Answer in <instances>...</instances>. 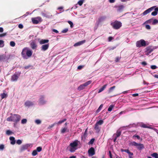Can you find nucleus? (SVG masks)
Wrapping results in <instances>:
<instances>
[{
  "label": "nucleus",
  "mask_w": 158,
  "mask_h": 158,
  "mask_svg": "<svg viewBox=\"0 0 158 158\" xmlns=\"http://www.w3.org/2000/svg\"><path fill=\"white\" fill-rule=\"evenodd\" d=\"M21 118L20 116L18 114H14L7 118L8 121H13L17 122L19 121Z\"/></svg>",
  "instance_id": "7ed1b4c3"
},
{
  "label": "nucleus",
  "mask_w": 158,
  "mask_h": 158,
  "mask_svg": "<svg viewBox=\"0 0 158 158\" xmlns=\"http://www.w3.org/2000/svg\"><path fill=\"white\" fill-rule=\"evenodd\" d=\"M52 31L54 32H55V33H58V31L56 30V29H53L52 30Z\"/></svg>",
  "instance_id": "338daca9"
},
{
  "label": "nucleus",
  "mask_w": 158,
  "mask_h": 158,
  "mask_svg": "<svg viewBox=\"0 0 158 158\" xmlns=\"http://www.w3.org/2000/svg\"><path fill=\"white\" fill-rule=\"evenodd\" d=\"M113 27L115 29H118L120 28L122 26V23L118 21H116L111 23Z\"/></svg>",
  "instance_id": "39448f33"
},
{
  "label": "nucleus",
  "mask_w": 158,
  "mask_h": 158,
  "mask_svg": "<svg viewBox=\"0 0 158 158\" xmlns=\"http://www.w3.org/2000/svg\"><path fill=\"white\" fill-rule=\"evenodd\" d=\"M115 88V86H112L111 87H110L108 91L109 93H110Z\"/></svg>",
  "instance_id": "ea45409f"
},
{
  "label": "nucleus",
  "mask_w": 158,
  "mask_h": 158,
  "mask_svg": "<svg viewBox=\"0 0 158 158\" xmlns=\"http://www.w3.org/2000/svg\"><path fill=\"white\" fill-rule=\"evenodd\" d=\"M49 47V44L43 45L41 47V50L43 51H45L48 49Z\"/></svg>",
  "instance_id": "dca6fc26"
},
{
  "label": "nucleus",
  "mask_w": 158,
  "mask_h": 158,
  "mask_svg": "<svg viewBox=\"0 0 158 158\" xmlns=\"http://www.w3.org/2000/svg\"><path fill=\"white\" fill-rule=\"evenodd\" d=\"M141 127L145 128H149V127L147 125L144 124V123H142L141 125Z\"/></svg>",
  "instance_id": "c9c22d12"
},
{
  "label": "nucleus",
  "mask_w": 158,
  "mask_h": 158,
  "mask_svg": "<svg viewBox=\"0 0 158 158\" xmlns=\"http://www.w3.org/2000/svg\"><path fill=\"white\" fill-rule=\"evenodd\" d=\"M151 68L152 69H154L157 68V67L155 65H152L151 66Z\"/></svg>",
  "instance_id": "5fc2aeb1"
},
{
  "label": "nucleus",
  "mask_w": 158,
  "mask_h": 158,
  "mask_svg": "<svg viewBox=\"0 0 158 158\" xmlns=\"http://www.w3.org/2000/svg\"><path fill=\"white\" fill-rule=\"evenodd\" d=\"M131 144L132 146H135L139 150H141L144 148V146L143 144L137 143L135 141L132 142L131 143Z\"/></svg>",
  "instance_id": "423d86ee"
},
{
  "label": "nucleus",
  "mask_w": 158,
  "mask_h": 158,
  "mask_svg": "<svg viewBox=\"0 0 158 158\" xmlns=\"http://www.w3.org/2000/svg\"><path fill=\"white\" fill-rule=\"evenodd\" d=\"M49 42L48 40L42 39L40 40L39 43L40 44H44L48 43Z\"/></svg>",
  "instance_id": "6ab92c4d"
},
{
  "label": "nucleus",
  "mask_w": 158,
  "mask_h": 158,
  "mask_svg": "<svg viewBox=\"0 0 158 158\" xmlns=\"http://www.w3.org/2000/svg\"><path fill=\"white\" fill-rule=\"evenodd\" d=\"M18 27L19 28L22 29L23 28V25L22 24H19L18 26Z\"/></svg>",
  "instance_id": "e2e57ef3"
},
{
  "label": "nucleus",
  "mask_w": 158,
  "mask_h": 158,
  "mask_svg": "<svg viewBox=\"0 0 158 158\" xmlns=\"http://www.w3.org/2000/svg\"><path fill=\"white\" fill-rule=\"evenodd\" d=\"M63 8V7L62 6L59 7L58 8V9L60 10V11L62 10Z\"/></svg>",
  "instance_id": "69168bd1"
},
{
  "label": "nucleus",
  "mask_w": 158,
  "mask_h": 158,
  "mask_svg": "<svg viewBox=\"0 0 158 158\" xmlns=\"http://www.w3.org/2000/svg\"><path fill=\"white\" fill-rule=\"evenodd\" d=\"M120 58L119 57H116V60H115V61L118 62L119 61V60H120Z\"/></svg>",
  "instance_id": "774afa93"
},
{
  "label": "nucleus",
  "mask_w": 158,
  "mask_h": 158,
  "mask_svg": "<svg viewBox=\"0 0 158 158\" xmlns=\"http://www.w3.org/2000/svg\"><path fill=\"white\" fill-rule=\"evenodd\" d=\"M5 146L3 144L0 145V150L2 151L4 149Z\"/></svg>",
  "instance_id": "a18cd8bd"
},
{
  "label": "nucleus",
  "mask_w": 158,
  "mask_h": 158,
  "mask_svg": "<svg viewBox=\"0 0 158 158\" xmlns=\"http://www.w3.org/2000/svg\"><path fill=\"white\" fill-rule=\"evenodd\" d=\"M103 121L102 120H99V121L97 122L96 124L97 125H101L103 124Z\"/></svg>",
  "instance_id": "c756f323"
},
{
  "label": "nucleus",
  "mask_w": 158,
  "mask_h": 158,
  "mask_svg": "<svg viewBox=\"0 0 158 158\" xmlns=\"http://www.w3.org/2000/svg\"><path fill=\"white\" fill-rule=\"evenodd\" d=\"M6 35V33H3L0 34V37H3L5 36Z\"/></svg>",
  "instance_id": "bf43d9fd"
},
{
  "label": "nucleus",
  "mask_w": 158,
  "mask_h": 158,
  "mask_svg": "<svg viewBox=\"0 0 158 158\" xmlns=\"http://www.w3.org/2000/svg\"><path fill=\"white\" fill-rule=\"evenodd\" d=\"M103 106V105L102 104H101L100 105L98 109L97 110H96V112L97 113H98L102 109V108Z\"/></svg>",
  "instance_id": "473e14b6"
},
{
  "label": "nucleus",
  "mask_w": 158,
  "mask_h": 158,
  "mask_svg": "<svg viewBox=\"0 0 158 158\" xmlns=\"http://www.w3.org/2000/svg\"><path fill=\"white\" fill-rule=\"evenodd\" d=\"M148 44H147L146 42L143 39L137 41L136 43V46L137 48L145 47Z\"/></svg>",
  "instance_id": "20e7f679"
},
{
  "label": "nucleus",
  "mask_w": 158,
  "mask_h": 158,
  "mask_svg": "<svg viewBox=\"0 0 158 158\" xmlns=\"http://www.w3.org/2000/svg\"><path fill=\"white\" fill-rule=\"evenodd\" d=\"M94 139H92L89 142V143L91 144H92L94 141Z\"/></svg>",
  "instance_id": "052dcab7"
},
{
  "label": "nucleus",
  "mask_w": 158,
  "mask_h": 158,
  "mask_svg": "<svg viewBox=\"0 0 158 158\" xmlns=\"http://www.w3.org/2000/svg\"><path fill=\"white\" fill-rule=\"evenodd\" d=\"M10 44L11 46L14 47L15 46V43L14 41H11L10 42Z\"/></svg>",
  "instance_id": "e433bc0d"
},
{
  "label": "nucleus",
  "mask_w": 158,
  "mask_h": 158,
  "mask_svg": "<svg viewBox=\"0 0 158 158\" xmlns=\"http://www.w3.org/2000/svg\"><path fill=\"white\" fill-rule=\"evenodd\" d=\"M37 154V151L36 150H34L32 153V155L33 156L36 155Z\"/></svg>",
  "instance_id": "09e8293b"
},
{
  "label": "nucleus",
  "mask_w": 158,
  "mask_h": 158,
  "mask_svg": "<svg viewBox=\"0 0 158 158\" xmlns=\"http://www.w3.org/2000/svg\"><path fill=\"white\" fill-rule=\"evenodd\" d=\"M21 54L22 57L24 59H27L31 56L32 52L28 48L25 47L23 49Z\"/></svg>",
  "instance_id": "f257e3e1"
},
{
  "label": "nucleus",
  "mask_w": 158,
  "mask_h": 158,
  "mask_svg": "<svg viewBox=\"0 0 158 158\" xmlns=\"http://www.w3.org/2000/svg\"><path fill=\"white\" fill-rule=\"evenodd\" d=\"M114 105H110L109 107L108 108V110L109 111H111L112 109H113V108H114Z\"/></svg>",
  "instance_id": "2f4dec72"
},
{
  "label": "nucleus",
  "mask_w": 158,
  "mask_h": 158,
  "mask_svg": "<svg viewBox=\"0 0 158 158\" xmlns=\"http://www.w3.org/2000/svg\"><path fill=\"white\" fill-rule=\"evenodd\" d=\"M19 74L17 73H15L11 77V80L12 81H16L18 79Z\"/></svg>",
  "instance_id": "9d476101"
},
{
  "label": "nucleus",
  "mask_w": 158,
  "mask_h": 158,
  "mask_svg": "<svg viewBox=\"0 0 158 158\" xmlns=\"http://www.w3.org/2000/svg\"><path fill=\"white\" fill-rule=\"evenodd\" d=\"M4 42L2 40H0V47L2 48L4 46Z\"/></svg>",
  "instance_id": "f704fd0d"
},
{
  "label": "nucleus",
  "mask_w": 158,
  "mask_h": 158,
  "mask_svg": "<svg viewBox=\"0 0 158 158\" xmlns=\"http://www.w3.org/2000/svg\"><path fill=\"white\" fill-rule=\"evenodd\" d=\"M94 129L98 132L100 131L99 127L98 125H97V124H95Z\"/></svg>",
  "instance_id": "7c9ffc66"
},
{
  "label": "nucleus",
  "mask_w": 158,
  "mask_h": 158,
  "mask_svg": "<svg viewBox=\"0 0 158 158\" xmlns=\"http://www.w3.org/2000/svg\"><path fill=\"white\" fill-rule=\"evenodd\" d=\"M30 46L33 49H36L37 47V45L35 42L34 41H32L30 43Z\"/></svg>",
  "instance_id": "2eb2a0df"
},
{
  "label": "nucleus",
  "mask_w": 158,
  "mask_h": 158,
  "mask_svg": "<svg viewBox=\"0 0 158 158\" xmlns=\"http://www.w3.org/2000/svg\"><path fill=\"white\" fill-rule=\"evenodd\" d=\"M91 82L92 81H89L85 83L80 85L78 88V90L80 91L83 90L86 87L90 84Z\"/></svg>",
  "instance_id": "0eeeda50"
},
{
  "label": "nucleus",
  "mask_w": 158,
  "mask_h": 158,
  "mask_svg": "<svg viewBox=\"0 0 158 158\" xmlns=\"http://www.w3.org/2000/svg\"><path fill=\"white\" fill-rule=\"evenodd\" d=\"M35 123L37 124H39L41 123V121L39 119H36L35 121Z\"/></svg>",
  "instance_id": "c03bdc74"
},
{
  "label": "nucleus",
  "mask_w": 158,
  "mask_h": 158,
  "mask_svg": "<svg viewBox=\"0 0 158 158\" xmlns=\"http://www.w3.org/2000/svg\"><path fill=\"white\" fill-rule=\"evenodd\" d=\"M44 97L43 95L40 96L39 103L40 105H43L45 104L46 102V101L44 99Z\"/></svg>",
  "instance_id": "1a4fd4ad"
},
{
  "label": "nucleus",
  "mask_w": 158,
  "mask_h": 158,
  "mask_svg": "<svg viewBox=\"0 0 158 158\" xmlns=\"http://www.w3.org/2000/svg\"><path fill=\"white\" fill-rule=\"evenodd\" d=\"M143 16V15L142 13H141V14L138 13L136 17L139 18H141Z\"/></svg>",
  "instance_id": "6e6d98bb"
},
{
  "label": "nucleus",
  "mask_w": 158,
  "mask_h": 158,
  "mask_svg": "<svg viewBox=\"0 0 158 158\" xmlns=\"http://www.w3.org/2000/svg\"><path fill=\"white\" fill-rule=\"evenodd\" d=\"M79 141L77 140H75L73 142L70 143L67 147L68 150L71 152H74L77 148V146Z\"/></svg>",
  "instance_id": "f03ea898"
},
{
  "label": "nucleus",
  "mask_w": 158,
  "mask_h": 158,
  "mask_svg": "<svg viewBox=\"0 0 158 158\" xmlns=\"http://www.w3.org/2000/svg\"><path fill=\"white\" fill-rule=\"evenodd\" d=\"M158 23V20L155 19H152V25H154Z\"/></svg>",
  "instance_id": "cd10ccee"
},
{
  "label": "nucleus",
  "mask_w": 158,
  "mask_h": 158,
  "mask_svg": "<svg viewBox=\"0 0 158 158\" xmlns=\"http://www.w3.org/2000/svg\"><path fill=\"white\" fill-rule=\"evenodd\" d=\"M114 7L116 8V10L118 12H121L124 8V6L123 5H119L118 6H115Z\"/></svg>",
  "instance_id": "4468645a"
},
{
  "label": "nucleus",
  "mask_w": 158,
  "mask_h": 158,
  "mask_svg": "<svg viewBox=\"0 0 158 158\" xmlns=\"http://www.w3.org/2000/svg\"><path fill=\"white\" fill-rule=\"evenodd\" d=\"M22 143V141L20 139H18L16 141V143L19 145L20 144Z\"/></svg>",
  "instance_id": "603ef678"
},
{
  "label": "nucleus",
  "mask_w": 158,
  "mask_h": 158,
  "mask_svg": "<svg viewBox=\"0 0 158 158\" xmlns=\"http://www.w3.org/2000/svg\"><path fill=\"white\" fill-rule=\"evenodd\" d=\"M141 64L143 65H146L147 64V63L145 61L142 62Z\"/></svg>",
  "instance_id": "0e129e2a"
},
{
  "label": "nucleus",
  "mask_w": 158,
  "mask_h": 158,
  "mask_svg": "<svg viewBox=\"0 0 158 158\" xmlns=\"http://www.w3.org/2000/svg\"><path fill=\"white\" fill-rule=\"evenodd\" d=\"M85 42V40H84L81 41H80L78 42L75 43L74 45V46L75 47L77 46H78L81 45L83 44H84Z\"/></svg>",
  "instance_id": "a211bd4d"
},
{
  "label": "nucleus",
  "mask_w": 158,
  "mask_h": 158,
  "mask_svg": "<svg viewBox=\"0 0 158 158\" xmlns=\"http://www.w3.org/2000/svg\"><path fill=\"white\" fill-rule=\"evenodd\" d=\"M84 0H80L78 2V4L80 6H81L84 2Z\"/></svg>",
  "instance_id": "58836bf2"
},
{
  "label": "nucleus",
  "mask_w": 158,
  "mask_h": 158,
  "mask_svg": "<svg viewBox=\"0 0 158 158\" xmlns=\"http://www.w3.org/2000/svg\"><path fill=\"white\" fill-rule=\"evenodd\" d=\"M156 6H152L145 10L143 13H142L143 16L147 15L149 13L152 11L153 10Z\"/></svg>",
  "instance_id": "f8f14e48"
},
{
  "label": "nucleus",
  "mask_w": 158,
  "mask_h": 158,
  "mask_svg": "<svg viewBox=\"0 0 158 158\" xmlns=\"http://www.w3.org/2000/svg\"><path fill=\"white\" fill-rule=\"evenodd\" d=\"M1 96L2 99L6 98L7 96V94H6L5 93H3L1 94Z\"/></svg>",
  "instance_id": "bb28decb"
},
{
  "label": "nucleus",
  "mask_w": 158,
  "mask_h": 158,
  "mask_svg": "<svg viewBox=\"0 0 158 158\" xmlns=\"http://www.w3.org/2000/svg\"><path fill=\"white\" fill-rule=\"evenodd\" d=\"M121 131L119 130H118L117 131L116 133L115 134V135H116V137H119L120 135H121Z\"/></svg>",
  "instance_id": "c85d7f7f"
},
{
  "label": "nucleus",
  "mask_w": 158,
  "mask_h": 158,
  "mask_svg": "<svg viewBox=\"0 0 158 158\" xmlns=\"http://www.w3.org/2000/svg\"><path fill=\"white\" fill-rule=\"evenodd\" d=\"M68 29L66 28L63 30L62 31V32L63 33H65L68 31Z\"/></svg>",
  "instance_id": "13d9d810"
},
{
  "label": "nucleus",
  "mask_w": 158,
  "mask_h": 158,
  "mask_svg": "<svg viewBox=\"0 0 158 158\" xmlns=\"http://www.w3.org/2000/svg\"><path fill=\"white\" fill-rule=\"evenodd\" d=\"M37 152H40L42 150V148L41 147H38L36 148V150Z\"/></svg>",
  "instance_id": "3c124183"
},
{
  "label": "nucleus",
  "mask_w": 158,
  "mask_h": 158,
  "mask_svg": "<svg viewBox=\"0 0 158 158\" xmlns=\"http://www.w3.org/2000/svg\"><path fill=\"white\" fill-rule=\"evenodd\" d=\"M27 119L26 118L23 119L21 120V123L22 124H24L27 123Z\"/></svg>",
  "instance_id": "79ce46f5"
},
{
  "label": "nucleus",
  "mask_w": 158,
  "mask_h": 158,
  "mask_svg": "<svg viewBox=\"0 0 158 158\" xmlns=\"http://www.w3.org/2000/svg\"><path fill=\"white\" fill-rule=\"evenodd\" d=\"M107 85V84H106L103 85L102 88H100L98 91V93H100L101 92H102V91H103L106 87V86Z\"/></svg>",
  "instance_id": "a878e982"
},
{
  "label": "nucleus",
  "mask_w": 158,
  "mask_h": 158,
  "mask_svg": "<svg viewBox=\"0 0 158 158\" xmlns=\"http://www.w3.org/2000/svg\"><path fill=\"white\" fill-rule=\"evenodd\" d=\"M152 156L155 158H158V155L156 153H154L152 155Z\"/></svg>",
  "instance_id": "4c0bfd02"
},
{
  "label": "nucleus",
  "mask_w": 158,
  "mask_h": 158,
  "mask_svg": "<svg viewBox=\"0 0 158 158\" xmlns=\"http://www.w3.org/2000/svg\"><path fill=\"white\" fill-rule=\"evenodd\" d=\"M145 25V28L147 30H150L151 28V27L147 24L144 25Z\"/></svg>",
  "instance_id": "de8ad7c7"
},
{
  "label": "nucleus",
  "mask_w": 158,
  "mask_h": 158,
  "mask_svg": "<svg viewBox=\"0 0 158 158\" xmlns=\"http://www.w3.org/2000/svg\"><path fill=\"white\" fill-rule=\"evenodd\" d=\"M6 134L8 135H9L12 134L13 133V132L9 130H8L6 131Z\"/></svg>",
  "instance_id": "37998d69"
},
{
  "label": "nucleus",
  "mask_w": 158,
  "mask_h": 158,
  "mask_svg": "<svg viewBox=\"0 0 158 158\" xmlns=\"http://www.w3.org/2000/svg\"><path fill=\"white\" fill-rule=\"evenodd\" d=\"M33 104V102L29 101H27L25 103V106L28 107L32 106Z\"/></svg>",
  "instance_id": "aec40b11"
},
{
  "label": "nucleus",
  "mask_w": 158,
  "mask_h": 158,
  "mask_svg": "<svg viewBox=\"0 0 158 158\" xmlns=\"http://www.w3.org/2000/svg\"><path fill=\"white\" fill-rule=\"evenodd\" d=\"M155 11L152 12L151 15L152 16H155L157 15L158 12V7L155 8Z\"/></svg>",
  "instance_id": "4be33fe9"
},
{
  "label": "nucleus",
  "mask_w": 158,
  "mask_h": 158,
  "mask_svg": "<svg viewBox=\"0 0 158 158\" xmlns=\"http://www.w3.org/2000/svg\"><path fill=\"white\" fill-rule=\"evenodd\" d=\"M152 19H149L146 21L145 22L143 23V25H144L145 24H147L152 23Z\"/></svg>",
  "instance_id": "393cba45"
},
{
  "label": "nucleus",
  "mask_w": 158,
  "mask_h": 158,
  "mask_svg": "<svg viewBox=\"0 0 158 158\" xmlns=\"http://www.w3.org/2000/svg\"><path fill=\"white\" fill-rule=\"evenodd\" d=\"M124 152H125L127 153L128 154H129V155L131 154L132 152H130L129 150L128 149H125L124 150Z\"/></svg>",
  "instance_id": "864d4df0"
},
{
  "label": "nucleus",
  "mask_w": 158,
  "mask_h": 158,
  "mask_svg": "<svg viewBox=\"0 0 158 158\" xmlns=\"http://www.w3.org/2000/svg\"><path fill=\"white\" fill-rule=\"evenodd\" d=\"M133 153H131V154L129 155V158H133Z\"/></svg>",
  "instance_id": "680f3d73"
},
{
  "label": "nucleus",
  "mask_w": 158,
  "mask_h": 158,
  "mask_svg": "<svg viewBox=\"0 0 158 158\" xmlns=\"http://www.w3.org/2000/svg\"><path fill=\"white\" fill-rule=\"evenodd\" d=\"M29 145L28 144H26L22 146L21 148H20V151L22 152L24 150L27 149L29 147Z\"/></svg>",
  "instance_id": "f3484780"
},
{
  "label": "nucleus",
  "mask_w": 158,
  "mask_h": 158,
  "mask_svg": "<svg viewBox=\"0 0 158 158\" xmlns=\"http://www.w3.org/2000/svg\"><path fill=\"white\" fill-rule=\"evenodd\" d=\"M10 143L11 144L14 145L15 143V139L14 137H10Z\"/></svg>",
  "instance_id": "5701e85b"
},
{
  "label": "nucleus",
  "mask_w": 158,
  "mask_h": 158,
  "mask_svg": "<svg viewBox=\"0 0 158 158\" xmlns=\"http://www.w3.org/2000/svg\"><path fill=\"white\" fill-rule=\"evenodd\" d=\"M114 38L111 36H110L108 38V41L109 42L111 41L112 40L114 39Z\"/></svg>",
  "instance_id": "4d7b16f0"
},
{
  "label": "nucleus",
  "mask_w": 158,
  "mask_h": 158,
  "mask_svg": "<svg viewBox=\"0 0 158 158\" xmlns=\"http://www.w3.org/2000/svg\"><path fill=\"white\" fill-rule=\"evenodd\" d=\"M69 130L67 127L62 128L61 130V132L62 134L64 133L65 132H69Z\"/></svg>",
  "instance_id": "412c9836"
},
{
  "label": "nucleus",
  "mask_w": 158,
  "mask_h": 158,
  "mask_svg": "<svg viewBox=\"0 0 158 158\" xmlns=\"http://www.w3.org/2000/svg\"><path fill=\"white\" fill-rule=\"evenodd\" d=\"M153 51V50L152 49H149V48L148 47L147 48V52H148L147 54H146L147 55H148V53H150L151 52Z\"/></svg>",
  "instance_id": "a19ab883"
},
{
  "label": "nucleus",
  "mask_w": 158,
  "mask_h": 158,
  "mask_svg": "<svg viewBox=\"0 0 158 158\" xmlns=\"http://www.w3.org/2000/svg\"><path fill=\"white\" fill-rule=\"evenodd\" d=\"M66 120V119L65 118L62 120H60L57 123H56V124H61L62 123H64V122Z\"/></svg>",
  "instance_id": "72a5a7b5"
},
{
  "label": "nucleus",
  "mask_w": 158,
  "mask_h": 158,
  "mask_svg": "<svg viewBox=\"0 0 158 158\" xmlns=\"http://www.w3.org/2000/svg\"><path fill=\"white\" fill-rule=\"evenodd\" d=\"M41 14L43 16L48 18H50L52 16V15L50 12H46L45 11L42 12Z\"/></svg>",
  "instance_id": "9b49d317"
},
{
  "label": "nucleus",
  "mask_w": 158,
  "mask_h": 158,
  "mask_svg": "<svg viewBox=\"0 0 158 158\" xmlns=\"http://www.w3.org/2000/svg\"><path fill=\"white\" fill-rule=\"evenodd\" d=\"M68 23L70 25L71 27L72 28L73 26V23L70 21H68Z\"/></svg>",
  "instance_id": "8fccbe9b"
},
{
  "label": "nucleus",
  "mask_w": 158,
  "mask_h": 158,
  "mask_svg": "<svg viewBox=\"0 0 158 158\" xmlns=\"http://www.w3.org/2000/svg\"><path fill=\"white\" fill-rule=\"evenodd\" d=\"M6 58V56L5 54L0 55V61H4Z\"/></svg>",
  "instance_id": "b1692460"
},
{
  "label": "nucleus",
  "mask_w": 158,
  "mask_h": 158,
  "mask_svg": "<svg viewBox=\"0 0 158 158\" xmlns=\"http://www.w3.org/2000/svg\"><path fill=\"white\" fill-rule=\"evenodd\" d=\"M135 138H136L138 139H140V137L138 135H134L132 136V138L134 139H135Z\"/></svg>",
  "instance_id": "49530a36"
},
{
  "label": "nucleus",
  "mask_w": 158,
  "mask_h": 158,
  "mask_svg": "<svg viewBox=\"0 0 158 158\" xmlns=\"http://www.w3.org/2000/svg\"><path fill=\"white\" fill-rule=\"evenodd\" d=\"M31 19L32 23L34 24H37L39 22L42 21V18L40 17L32 18Z\"/></svg>",
  "instance_id": "6e6552de"
},
{
  "label": "nucleus",
  "mask_w": 158,
  "mask_h": 158,
  "mask_svg": "<svg viewBox=\"0 0 158 158\" xmlns=\"http://www.w3.org/2000/svg\"><path fill=\"white\" fill-rule=\"evenodd\" d=\"M88 155L89 156H92L95 154L94 149L93 148H91L88 151Z\"/></svg>",
  "instance_id": "ddd939ff"
}]
</instances>
